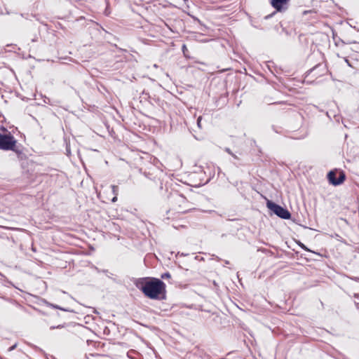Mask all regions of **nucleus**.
I'll list each match as a JSON object with an SVG mask.
<instances>
[{
  "label": "nucleus",
  "instance_id": "1",
  "mask_svg": "<svg viewBox=\"0 0 359 359\" xmlns=\"http://www.w3.org/2000/svg\"><path fill=\"white\" fill-rule=\"evenodd\" d=\"M137 286L144 295L151 299H163L165 295V284L161 280H142Z\"/></svg>",
  "mask_w": 359,
  "mask_h": 359
},
{
  "label": "nucleus",
  "instance_id": "2",
  "mask_svg": "<svg viewBox=\"0 0 359 359\" xmlns=\"http://www.w3.org/2000/svg\"><path fill=\"white\" fill-rule=\"evenodd\" d=\"M17 141L15 137L10 133H0V149L4 151H15Z\"/></svg>",
  "mask_w": 359,
  "mask_h": 359
},
{
  "label": "nucleus",
  "instance_id": "3",
  "mask_svg": "<svg viewBox=\"0 0 359 359\" xmlns=\"http://www.w3.org/2000/svg\"><path fill=\"white\" fill-rule=\"evenodd\" d=\"M266 206L274 214H276L277 216L282 219H290L291 217V214L287 209L281 207L280 205L271 201H267Z\"/></svg>",
  "mask_w": 359,
  "mask_h": 359
},
{
  "label": "nucleus",
  "instance_id": "4",
  "mask_svg": "<svg viewBox=\"0 0 359 359\" xmlns=\"http://www.w3.org/2000/svg\"><path fill=\"white\" fill-rule=\"evenodd\" d=\"M174 202L176 205L175 210L178 212L184 213L192 209L191 204L182 195H177L174 198Z\"/></svg>",
  "mask_w": 359,
  "mask_h": 359
},
{
  "label": "nucleus",
  "instance_id": "5",
  "mask_svg": "<svg viewBox=\"0 0 359 359\" xmlns=\"http://www.w3.org/2000/svg\"><path fill=\"white\" fill-rule=\"evenodd\" d=\"M327 179L330 184L337 186L344 182L346 175L343 171L331 170L327 174Z\"/></svg>",
  "mask_w": 359,
  "mask_h": 359
},
{
  "label": "nucleus",
  "instance_id": "6",
  "mask_svg": "<svg viewBox=\"0 0 359 359\" xmlns=\"http://www.w3.org/2000/svg\"><path fill=\"white\" fill-rule=\"evenodd\" d=\"M289 0H271V4L277 11H280L285 8Z\"/></svg>",
  "mask_w": 359,
  "mask_h": 359
},
{
  "label": "nucleus",
  "instance_id": "7",
  "mask_svg": "<svg viewBox=\"0 0 359 359\" xmlns=\"http://www.w3.org/2000/svg\"><path fill=\"white\" fill-rule=\"evenodd\" d=\"M111 190H112L113 194L114 196H118V186H116V185H111Z\"/></svg>",
  "mask_w": 359,
  "mask_h": 359
},
{
  "label": "nucleus",
  "instance_id": "8",
  "mask_svg": "<svg viewBox=\"0 0 359 359\" xmlns=\"http://www.w3.org/2000/svg\"><path fill=\"white\" fill-rule=\"evenodd\" d=\"M169 277H170V273H164V274H163V275L161 276V278H169Z\"/></svg>",
  "mask_w": 359,
  "mask_h": 359
},
{
  "label": "nucleus",
  "instance_id": "9",
  "mask_svg": "<svg viewBox=\"0 0 359 359\" xmlns=\"http://www.w3.org/2000/svg\"><path fill=\"white\" fill-rule=\"evenodd\" d=\"M225 151L227 152L231 156L232 155L233 152L231 151L229 148H225Z\"/></svg>",
  "mask_w": 359,
  "mask_h": 359
},
{
  "label": "nucleus",
  "instance_id": "10",
  "mask_svg": "<svg viewBox=\"0 0 359 359\" xmlns=\"http://www.w3.org/2000/svg\"><path fill=\"white\" fill-rule=\"evenodd\" d=\"M355 300L357 302V304H359V294H355Z\"/></svg>",
  "mask_w": 359,
  "mask_h": 359
},
{
  "label": "nucleus",
  "instance_id": "11",
  "mask_svg": "<svg viewBox=\"0 0 359 359\" xmlns=\"http://www.w3.org/2000/svg\"><path fill=\"white\" fill-rule=\"evenodd\" d=\"M16 346H17L16 344H14L13 346H11V347L8 348V351H11L14 350V349L15 348Z\"/></svg>",
  "mask_w": 359,
  "mask_h": 359
},
{
  "label": "nucleus",
  "instance_id": "12",
  "mask_svg": "<svg viewBox=\"0 0 359 359\" xmlns=\"http://www.w3.org/2000/svg\"><path fill=\"white\" fill-rule=\"evenodd\" d=\"M51 306H52V307H53V308H55V309H58L64 310L63 309L60 308V306H57V305L51 304Z\"/></svg>",
  "mask_w": 359,
  "mask_h": 359
},
{
  "label": "nucleus",
  "instance_id": "13",
  "mask_svg": "<svg viewBox=\"0 0 359 359\" xmlns=\"http://www.w3.org/2000/svg\"><path fill=\"white\" fill-rule=\"evenodd\" d=\"M201 117H199L197 120V124L199 127H201Z\"/></svg>",
  "mask_w": 359,
  "mask_h": 359
},
{
  "label": "nucleus",
  "instance_id": "14",
  "mask_svg": "<svg viewBox=\"0 0 359 359\" xmlns=\"http://www.w3.org/2000/svg\"><path fill=\"white\" fill-rule=\"evenodd\" d=\"M117 201V196H114L111 199V202L115 203Z\"/></svg>",
  "mask_w": 359,
  "mask_h": 359
},
{
  "label": "nucleus",
  "instance_id": "15",
  "mask_svg": "<svg viewBox=\"0 0 359 359\" xmlns=\"http://www.w3.org/2000/svg\"><path fill=\"white\" fill-rule=\"evenodd\" d=\"M300 246H301V248H302V249H304V250H309L307 249V248H306L304 244L300 245Z\"/></svg>",
  "mask_w": 359,
  "mask_h": 359
},
{
  "label": "nucleus",
  "instance_id": "16",
  "mask_svg": "<svg viewBox=\"0 0 359 359\" xmlns=\"http://www.w3.org/2000/svg\"><path fill=\"white\" fill-rule=\"evenodd\" d=\"M231 156H232L235 159H238V156H237L236 154H234L233 153L232 154V155H231Z\"/></svg>",
  "mask_w": 359,
  "mask_h": 359
},
{
  "label": "nucleus",
  "instance_id": "17",
  "mask_svg": "<svg viewBox=\"0 0 359 359\" xmlns=\"http://www.w3.org/2000/svg\"><path fill=\"white\" fill-rule=\"evenodd\" d=\"M185 49H187L186 46H185V45H183V46H182V50H183V51H184V50H185Z\"/></svg>",
  "mask_w": 359,
  "mask_h": 359
},
{
  "label": "nucleus",
  "instance_id": "18",
  "mask_svg": "<svg viewBox=\"0 0 359 359\" xmlns=\"http://www.w3.org/2000/svg\"><path fill=\"white\" fill-rule=\"evenodd\" d=\"M310 12H311V11H306L304 12V14H306V13H310Z\"/></svg>",
  "mask_w": 359,
  "mask_h": 359
},
{
  "label": "nucleus",
  "instance_id": "19",
  "mask_svg": "<svg viewBox=\"0 0 359 359\" xmlns=\"http://www.w3.org/2000/svg\"><path fill=\"white\" fill-rule=\"evenodd\" d=\"M60 327H62V326H61V325H58V326L57 327V328H60Z\"/></svg>",
  "mask_w": 359,
  "mask_h": 359
}]
</instances>
